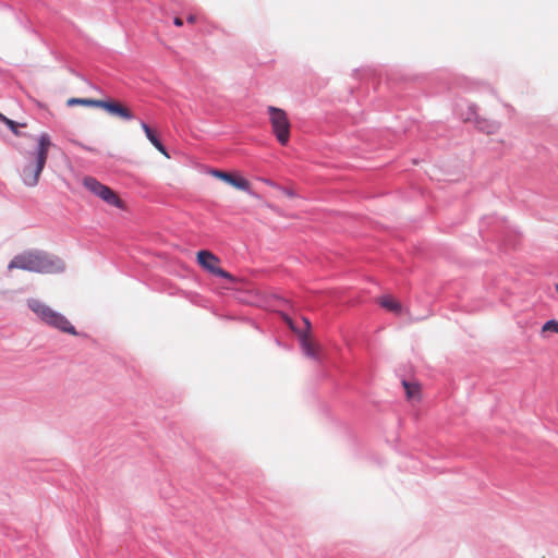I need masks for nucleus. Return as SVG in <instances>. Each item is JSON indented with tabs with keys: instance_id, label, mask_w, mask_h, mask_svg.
Segmentation results:
<instances>
[{
	"instance_id": "1",
	"label": "nucleus",
	"mask_w": 558,
	"mask_h": 558,
	"mask_svg": "<svg viewBox=\"0 0 558 558\" xmlns=\"http://www.w3.org/2000/svg\"><path fill=\"white\" fill-rule=\"evenodd\" d=\"M267 111L274 135L282 146H286L290 140L291 128L287 112L274 106H269Z\"/></svg>"
},
{
	"instance_id": "2",
	"label": "nucleus",
	"mask_w": 558,
	"mask_h": 558,
	"mask_svg": "<svg viewBox=\"0 0 558 558\" xmlns=\"http://www.w3.org/2000/svg\"><path fill=\"white\" fill-rule=\"evenodd\" d=\"M37 316L47 325L71 335H76L74 326L61 313L53 311L49 306L37 302Z\"/></svg>"
},
{
	"instance_id": "3",
	"label": "nucleus",
	"mask_w": 558,
	"mask_h": 558,
	"mask_svg": "<svg viewBox=\"0 0 558 558\" xmlns=\"http://www.w3.org/2000/svg\"><path fill=\"white\" fill-rule=\"evenodd\" d=\"M83 185L94 195L101 198L108 206L125 207L126 205L119 197V195L109 186L104 185L93 177L83 179Z\"/></svg>"
},
{
	"instance_id": "4",
	"label": "nucleus",
	"mask_w": 558,
	"mask_h": 558,
	"mask_svg": "<svg viewBox=\"0 0 558 558\" xmlns=\"http://www.w3.org/2000/svg\"><path fill=\"white\" fill-rule=\"evenodd\" d=\"M209 173L222 181L223 183L230 185L234 190L242 191L245 193H252V183L244 175H242L239 171H222L218 169H211Z\"/></svg>"
},
{
	"instance_id": "5",
	"label": "nucleus",
	"mask_w": 558,
	"mask_h": 558,
	"mask_svg": "<svg viewBox=\"0 0 558 558\" xmlns=\"http://www.w3.org/2000/svg\"><path fill=\"white\" fill-rule=\"evenodd\" d=\"M197 262L208 272H210V274H213V275H215L217 277H220V278H223V279H228L230 281L234 280L233 276L230 272H228L225 269L218 267L219 259L211 252H209V251H199L197 253Z\"/></svg>"
},
{
	"instance_id": "6",
	"label": "nucleus",
	"mask_w": 558,
	"mask_h": 558,
	"mask_svg": "<svg viewBox=\"0 0 558 558\" xmlns=\"http://www.w3.org/2000/svg\"><path fill=\"white\" fill-rule=\"evenodd\" d=\"M64 270V263L57 256L37 251V272L57 274Z\"/></svg>"
},
{
	"instance_id": "7",
	"label": "nucleus",
	"mask_w": 558,
	"mask_h": 558,
	"mask_svg": "<svg viewBox=\"0 0 558 558\" xmlns=\"http://www.w3.org/2000/svg\"><path fill=\"white\" fill-rule=\"evenodd\" d=\"M97 108H101L109 114L122 120L128 121L134 118L133 112L125 105L117 100H98Z\"/></svg>"
},
{
	"instance_id": "8",
	"label": "nucleus",
	"mask_w": 558,
	"mask_h": 558,
	"mask_svg": "<svg viewBox=\"0 0 558 558\" xmlns=\"http://www.w3.org/2000/svg\"><path fill=\"white\" fill-rule=\"evenodd\" d=\"M9 269L35 271V255L32 252L16 255L8 265Z\"/></svg>"
},
{
	"instance_id": "9",
	"label": "nucleus",
	"mask_w": 558,
	"mask_h": 558,
	"mask_svg": "<svg viewBox=\"0 0 558 558\" xmlns=\"http://www.w3.org/2000/svg\"><path fill=\"white\" fill-rule=\"evenodd\" d=\"M287 324L289 325V327L296 332L298 337H299V340H300V345H301V349L303 351V353L307 356V357H311L313 360H317L318 359V355H317V352L314 350L312 343L310 342L308 340V333L307 332H303L302 330H298L294 325H293V322L291 318H287L286 319Z\"/></svg>"
},
{
	"instance_id": "10",
	"label": "nucleus",
	"mask_w": 558,
	"mask_h": 558,
	"mask_svg": "<svg viewBox=\"0 0 558 558\" xmlns=\"http://www.w3.org/2000/svg\"><path fill=\"white\" fill-rule=\"evenodd\" d=\"M379 304L389 312H392L397 315L402 313V305L390 296H381L379 299Z\"/></svg>"
},
{
	"instance_id": "11",
	"label": "nucleus",
	"mask_w": 558,
	"mask_h": 558,
	"mask_svg": "<svg viewBox=\"0 0 558 558\" xmlns=\"http://www.w3.org/2000/svg\"><path fill=\"white\" fill-rule=\"evenodd\" d=\"M22 178L25 184L31 186L35 184V168L32 160L24 163L22 169Z\"/></svg>"
},
{
	"instance_id": "12",
	"label": "nucleus",
	"mask_w": 558,
	"mask_h": 558,
	"mask_svg": "<svg viewBox=\"0 0 558 558\" xmlns=\"http://www.w3.org/2000/svg\"><path fill=\"white\" fill-rule=\"evenodd\" d=\"M77 105L85 106V107H95V108H97L98 99L72 97V98H69L66 100V106L68 107H74V106H77Z\"/></svg>"
},
{
	"instance_id": "13",
	"label": "nucleus",
	"mask_w": 558,
	"mask_h": 558,
	"mask_svg": "<svg viewBox=\"0 0 558 558\" xmlns=\"http://www.w3.org/2000/svg\"><path fill=\"white\" fill-rule=\"evenodd\" d=\"M477 126L480 130L487 134H493L499 129V124L495 121L478 120Z\"/></svg>"
},
{
	"instance_id": "14",
	"label": "nucleus",
	"mask_w": 558,
	"mask_h": 558,
	"mask_svg": "<svg viewBox=\"0 0 558 558\" xmlns=\"http://www.w3.org/2000/svg\"><path fill=\"white\" fill-rule=\"evenodd\" d=\"M141 126L143 129V131L145 132L146 134V137L148 138V141L156 147V146H159V143H161L157 136L155 135V133L153 132V130L144 122L141 123Z\"/></svg>"
},
{
	"instance_id": "15",
	"label": "nucleus",
	"mask_w": 558,
	"mask_h": 558,
	"mask_svg": "<svg viewBox=\"0 0 558 558\" xmlns=\"http://www.w3.org/2000/svg\"><path fill=\"white\" fill-rule=\"evenodd\" d=\"M0 121H2L3 123H5L9 129L15 134V135H20V132H19V126H25V124H19L16 123L15 121L4 117L1 112H0Z\"/></svg>"
},
{
	"instance_id": "16",
	"label": "nucleus",
	"mask_w": 558,
	"mask_h": 558,
	"mask_svg": "<svg viewBox=\"0 0 558 558\" xmlns=\"http://www.w3.org/2000/svg\"><path fill=\"white\" fill-rule=\"evenodd\" d=\"M47 151L44 149H39L37 151V178L39 177L41 170L45 167L46 160H47Z\"/></svg>"
},
{
	"instance_id": "17",
	"label": "nucleus",
	"mask_w": 558,
	"mask_h": 558,
	"mask_svg": "<svg viewBox=\"0 0 558 558\" xmlns=\"http://www.w3.org/2000/svg\"><path fill=\"white\" fill-rule=\"evenodd\" d=\"M542 330L545 331H553L555 333H558V320L556 319H549L544 325Z\"/></svg>"
},
{
	"instance_id": "18",
	"label": "nucleus",
	"mask_w": 558,
	"mask_h": 558,
	"mask_svg": "<svg viewBox=\"0 0 558 558\" xmlns=\"http://www.w3.org/2000/svg\"><path fill=\"white\" fill-rule=\"evenodd\" d=\"M52 146L48 134L44 133L39 137V149L48 150Z\"/></svg>"
},
{
	"instance_id": "19",
	"label": "nucleus",
	"mask_w": 558,
	"mask_h": 558,
	"mask_svg": "<svg viewBox=\"0 0 558 558\" xmlns=\"http://www.w3.org/2000/svg\"><path fill=\"white\" fill-rule=\"evenodd\" d=\"M402 384H403V387L405 389L408 398H414L415 397V392L417 390V386L412 385V384H410V383H408L405 380H403Z\"/></svg>"
},
{
	"instance_id": "20",
	"label": "nucleus",
	"mask_w": 558,
	"mask_h": 558,
	"mask_svg": "<svg viewBox=\"0 0 558 558\" xmlns=\"http://www.w3.org/2000/svg\"><path fill=\"white\" fill-rule=\"evenodd\" d=\"M156 148L162 154L165 155L167 158H169L170 156L168 155L165 146L162 145V143H159V146H156Z\"/></svg>"
},
{
	"instance_id": "21",
	"label": "nucleus",
	"mask_w": 558,
	"mask_h": 558,
	"mask_svg": "<svg viewBox=\"0 0 558 558\" xmlns=\"http://www.w3.org/2000/svg\"><path fill=\"white\" fill-rule=\"evenodd\" d=\"M27 305H28V307H29V310H31L32 312H35V300H33V299H28V300H27Z\"/></svg>"
},
{
	"instance_id": "22",
	"label": "nucleus",
	"mask_w": 558,
	"mask_h": 558,
	"mask_svg": "<svg viewBox=\"0 0 558 558\" xmlns=\"http://www.w3.org/2000/svg\"><path fill=\"white\" fill-rule=\"evenodd\" d=\"M303 322H304L305 327H306V330L304 332H307L310 330V328H311V322L306 317H303Z\"/></svg>"
},
{
	"instance_id": "23",
	"label": "nucleus",
	"mask_w": 558,
	"mask_h": 558,
	"mask_svg": "<svg viewBox=\"0 0 558 558\" xmlns=\"http://www.w3.org/2000/svg\"><path fill=\"white\" fill-rule=\"evenodd\" d=\"M173 23L175 26H179V27L183 25V21L180 17H174Z\"/></svg>"
},
{
	"instance_id": "24",
	"label": "nucleus",
	"mask_w": 558,
	"mask_h": 558,
	"mask_svg": "<svg viewBox=\"0 0 558 558\" xmlns=\"http://www.w3.org/2000/svg\"><path fill=\"white\" fill-rule=\"evenodd\" d=\"M195 21H196V16H195V15H190V16L187 17V22H189V23H192V24H193V23H195Z\"/></svg>"
}]
</instances>
